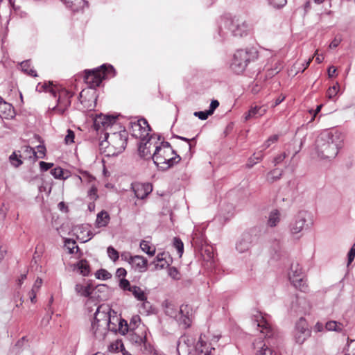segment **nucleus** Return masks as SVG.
<instances>
[{
	"label": "nucleus",
	"mask_w": 355,
	"mask_h": 355,
	"mask_svg": "<svg viewBox=\"0 0 355 355\" xmlns=\"http://www.w3.org/2000/svg\"><path fill=\"white\" fill-rule=\"evenodd\" d=\"M115 73L113 66L105 64L100 67L85 71V81L89 86V88L83 89L78 97L84 107L92 110L95 107L96 94L94 89L98 87L103 79L113 78Z\"/></svg>",
	"instance_id": "f257e3e1"
},
{
	"label": "nucleus",
	"mask_w": 355,
	"mask_h": 355,
	"mask_svg": "<svg viewBox=\"0 0 355 355\" xmlns=\"http://www.w3.org/2000/svg\"><path fill=\"white\" fill-rule=\"evenodd\" d=\"M253 325L256 326L260 333L264 336L265 338L261 337L256 339L253 343L254 349L256 350V355H277V354L270 348V338L273 336L274 331L268 320L261 314L255 315Z\"/></svg>",
	"instance_id": "f03ea898"
},
{
	"label": "nucleus",
	"mask_w": 355,
	"mask_h": 355,
	"mask_svg": "<svg viewBox=\"0 0 355 355\" xmlns=\"http://www.w3.org/2000/svg\"><path fill=\"white\" fill-rule=\"evenodd\" d=\"M343 134L338 130H326L322 131L316 141L317 147L321 154L337 155L343 148Z\"/></svg>",
	"instance_id": "7ed1b4c3"
},
{
	"label": "nucleus",
	"mask_w": 355,
	"mask_h": 355,
	"mask_svg": "<svg viewBox=\"0 0 355 355\" xmlns=\"http://www.w3.org/2000/svg\"><path fill=\"white\" fill-rule=\"evenodd\" d=\"M250 32V26L247 21L239 19L221 18L218 23V34L223 40L230 36L243 37Z\"/></svg>",
	"instance_id": "20e7f679"
},
{
	"label": "nucleus",
	"mask_w": 355,
	"mask_h": 355,
	"mask_svg": "<svg viewBox=\"0 0 355 355\" xmlns=\"http://www.w3.org/2000/svg\"><path fill=\"white\" fill-rule=\"evenodd\" d=\"M36 90L39 92H49L57 98V104L51 110L54 114L62 115L71 105V98L73 94L64 88L54 87L50 83L48 84L38 83L36 86Z\"/></svg>",
	"instance_id": "39448f33"
},
{
	"label": "nucleus",
	"mask_w": 355,
	"mask_h": 355,
	"mask_svg": "<svg viewBox=\"0 0 355 355\" xmlns=\"http://www.w3.org/2000/svg\"><path fill=\"white\" fill-rule=\"evenodd\" d=\"M258 58L259 52L254 47L237 49L232 55L230 68L234 73L241 74L251 62L257 61Z\"/></svg>",
	"instance_id": "423d86ee"
},
{
	"label": "nucleus",
	"mask_w": 355,
	"mask_h": 355,
	"mask_svg": "<svg viewBox=\"0 0 355 355\" xmlns=\"http://www.w3.org/2000/svg\"><path fill=\"white\" fill-rule=\"evenodd\" d=\"M94 122V127L96 130H104V139L101 142L100 146H103L106 144L110 135L113 137L121 139L123 137L121 132H117L116 130L118 129L119 124L117 123V116L103 114L100 113L95 116H92Z\"/></svg>",
	"instance_id": "0eeeda50"
},
{
	"label": "nucleus",
	"mask_w": 355,
	"mask_h": 355,
	"mask_svg": "<svg viewBox=\"0 0 355 355\" xmlns=\"http://www.w3.org/2000/svg\"><path fill=\"white\" fill-rule=\"evenodd\" d=\"M129 130L134 137L146 141V138L149 136L151 128L146 119L144 118L133 119L129 123Z\"/></svg>",
	"instance_id": "6e6552de"
},
{
	"label": "nucleus",
	"mask_w": 355,
	"mask_h": 355,
	"mask_svg": "<svg viewBox=\"0 0 355 355\" xmlns=\"http://www.w3.org/2000/svg\"><path fill=\"white\" fill-rule=\"evenodd\" d=\"M308 213L305 211H300L295 216L288 225V230L291 235L300 239L302 236L301 232L305 227Z\"/></svg>",
	"instance_id": "1a4fd4ad"
},
{
	"label": "nucleus",
	"mask_w": 355,
	"mask_h": 355,
	"mask_svg": "<svg viewBox=\"0 0 355 355\" xmlns=\"http://www.w3.org/2000/svg\"><path fill=\"white\" fill-rule=\"evenodd\" d=\"M160 140V135L155 134L146 137V141L140 140L138 145L139 155H152L159 144Z\"/></svg>",
	"instance_id": "9d476101"
},
{
	"label": "nucleus",
	"mask_w": 355,
	"mask_h": 355,
	"mask_svg": "<svg viewBox=\"0 0 355 355\" xmlns=\"http://www.w3.org/2000/svg\"><path fill=\"white\" fill-rule=\"evenodd\" d=\"M288 277L293 285L299 288L300 291L305 292L307 288L304 281V275L302 271V268L299 264H292L291 266Z\"/></svg>",
	"instance_id": "9b49d317"
},
{
	"label": "nucleus",
	"mask_w": 355,
	"mask_h": 355,
	"mask_svg": "<svg viewBox=\"0 0 355 355\" xmlns=\"http://www.w3.org/2000/svg\"><path fill=\"white\" fill-rule=\"evenodd\" d=\"M311 330L308 328V324L306 321L301 318L295 325L294 331V338L297 343L301 345L310 337Z\"/></svg>",
	"instance_id": "f8f14e48"
},
{
	"label": "nucleus",
	"mask_w": 355,
	"mask_h": 355,
	"mask_svg": "<svg viewBox=\"0 0 355 355\" xmlns=\"http://www.w3.org/2000/svg\"><path fill=\"white\" fill-rule=\"evenodd\" d=\"M111 311V308L107 304L98 306L94 313V321L103 323V326L105 324H114L112 322Z\"/></svg>",
	"instance_id": "ddd939ff"
},
{
	"label": "nucleus",
	"mask_w": 355,
	"mask_h": 355,
	"mask_svg": "<svg viewBox=\"0 0 355 355\" xmlns=\"http://www.w3.org/2000/svg\"><path fill=\"white\" fill-rule=\"evenodd\" d=\"M108 330L116 331L115 328V324L112 325L105 324V326H103V323L98 322L94 320L92 322L91 331H92V334L97 339H103L105 335L107 334Z\"/></svg>",
	"instance_id": "4468645a"
},
{
	"label": "nucleus",
	"mask_w": 355,
	"mask_h": 355,
	"mask_svg": "<svg viewBox=\"0 0 355 355\" xmlns=\"http://www.w3.org/2000/svg\"><path fill=\"white\" fill-rule=\"evenodd\" d=\"M150 158L153 163L162 171L168 169L181 160V157H171L168 159L166 157H150Z\"/></svg>",
	"instance_id": "2eb2a0df"
},
{
	"label": "nucleus",
	"mask_w": 355,
	"mask_h": 355,
	"mask_svg": "<svg viewBox=\"0 0 355 355\" xmlns=\"http://www.w3.org/2000/svg\"><path fill=\"white\" fill-rule=\"evenodd\" d=\"M135 196L139 199H144L153 191V186L150 183L135 182L131 184Z\"/></svg>",
	"instance_id": "dca6fc26"
},
{
	"label": "nucleus",
	"mask_w": 355,
	"mask_h": 355,
	"mask_svg": "<svg viewBox=\"0 0 355 355\" xmlns=\"http://www.w3.org/2000/svg\"><path fill=\"white\" fill-rule=\"evenodd\" d=\"M15 112L12 105L6 102L0 96V117L5 119H10L15 116Z\"/></svg>",
	"instance_id": "f3484780"
},
{
	"label": "nucleus",
	"mask_w": 355,
	"mask_h": 355,
	"mask_svg": "<svg viewBox=\"0 0 355 355\" xmlns=\"http://www.w3.org/2000/svg\"><path fill=\"white\" fill-rule=\"evenodd\" d=\"M130 266L135 270L144 272L148 269V261L142 256L135 255L133 257Z\"/></svg>",
	"instance_id": "a211bd4d"
},
{
	"label": "nucleus",
	"mask_w": 355,
	"mask_h": 355,
	"mask_svg": "<svg viewBox=\"0 0 355 355\" xmlns=\"http://www.w3.org/2000/svg\"><path fill=\"white\" fill-rule=\"evenodd\" d=\"M195 350L197 355H211L215 349L203 340L200 336L199 340L195 345Z\"/></svg>",
	"instance_id": "6ab92c4d"
},
{
	"label": "nucleus",
	"mask_w": 355,
	"mask_h": 355,
	"mask_svg": "<svg viewBox=\"0 0 355 355\" xmlns=\"http://www.w3.org/2000/svg\"><path fill=\"white\" fill-rule=\"evenodd\" d=\"M162 154L178 155L176 151L172 148L170 143L160 140L159 144L156 147L155 151L152 155H161Z\"/></svg>",
	"instance_id": "aec40b11"
},
{
	"label": "nucleus",
	"mask_w": 355,
	"mask_h": 355,
	"mask_svg": "<svg viewBox=\"0 0 355 355\" xmlns=\"http://www.w3.org/2000/svg\"><path fill=\"white\" fill-rule=\"evenodd\" d=\"M267 112V108L265 105L261 106H252L249 111L245 114L244 118L245 121H248L252 118H259L263 116Z\"/></svg>",
	"instance_id": "412c9836"
},
{
	"label": "nucleus",
	"mask_w": 355,
	"mask_h": 355,
	"mask_svg": "<svg viewBox=\"0 0 355 355\" xmlns=\"http://www.w3.org/2000/svg\"><path fill=\"white\" fill-rule=\"evenodd\" d=\"M67 7L73 12H79L88 7V2L85 0H61Z\"/></svg>",
	"instance_id": "4be33fe9"
},
{
	"label": "nucleus",
	"mask_w": 355,
	"mask_h": 355,
	"mask_svg": "<svg viewBox=\"0 0 355 355\" xmlns=\"http://www.w3.org/2000/svg\"><path fill=\"white\" fill-rule=\"evenodd\" d=\"M251 246V236L249 234H244L236 242V249L239 253L247 252Z\"/></svg>",
	"instance_id": "5701e85b"
},
{
	"label": "nucleus",
	"mask_w": 355,
	"mask_h": 355,
	"mask_svg": "<svg viewBox=\"0 0 355 355\" xmlns=\"http://www.w3.org/2000/svg\"><path fill=\"white\" fill-rule=\"evenodd\" d=\"M187 306H181L180 307L179 313L174 318L180 324H182L184 328L189 327L191 324V319L188 315V312L184 313Z\"/></svg>",
	"instance_id": "b1692460"
},
{
	"label": "nucleus",
	"mask_w": 355,
	"mask_h": 355,
	"mask_svg": "<svg viewBox=\"0 0 355 355\" xmlns=\"http://www.w3.org/2000/svg\"><path fill=\"white\" fill-rule=\"evenodd\" d=\"M73 270H76L83 276H88L90 273L89 264L85 259H81L74 265Z\"/></svg>",
	"instance_id": "393cba45"
},
{
	"label": "nucleus",
	"mask_w": 355,
	"mask_h": 355,
	"mask_svg": "<svg viewBox=\"0 0 355 355\" xmlns=\"http://www.w3.org/2000/svg\"><path fill=\"white\" fill-rule=\"evenodd\" d=\"M78 230H80V232H77V239L83 243H86L89 241L93 237L94 234L92 232H90L88 227H79Z\"/></svg>",
	"instance_id": "a878e982"
},
{
	"label": "nucleus",
	"mask_w": 355,
	"mask_h": 355,
	"mask_svg": "<svg viewBox=\"0 0 355 355\" xmlns=\"http://www.w3.org/2000/svg\"><path fill=\"white\" fill-rule=\"evenodd\" d=\"M92 286L90 284L86 286L81 284H76L75 286L76 293L81 297H87L92 293Z\"/></svg>",
	"instance_id": "bb28decb"
},
{
	"label": "nucleus",
	"mask_w": 355,
	"mask_h": 355,
	"mask_svg": "<svg viewBox=\"0 0 355 355\" xmlns=\"http://www.w3.org/2000/svg\"><path fill=\"white\" fill-rule=\"evenodd\" d=\"M50 173L53 176L55 179L58 180H67L70 176V172L67 170H64L61 167H55L52 168Z\"/></svg>",
	"instance_id": "cd10ccee"
},
{
	"label": "nucleus",
	"mask_w": 355,
	"mask_h": 355,
	"mask_svg": "<svg viewBox=\"0 0 355 355\" xmlns=\"http://www.w3.org/2000/svg\"><path fill=\"white\" fill-rule=\"evenodd\" d=\"M177 352L178 355H190L191 350L185 345V338H180L177 343Z\"/></svg>",
	"instance_id": "c85d7f7f"
},
{
	"label": "nucleus",
	"mask_w": 355,
	"mask_h": 355,
	"mask_svg": "<svg viewBox=\"0 0 355 355\" xmlns=\"http://www.w3.org/2000/svg\"><path fill=\"white\" fill-rule=\"evenodd\" d=\"M280 221V213L277 209H273L272 210L268 216V225L273 227L277 226V225Z\"/></svg>",
	"instance_id": "c756f323"
},
{
	"label": "nucleus",
	"mask_w": 355,
	"mask_h": 355,
	"mask_svg": "<svg viewBox=\"0 0 355 355\" xmlns=\"http://www.w3.org/2000/svg\"><path fill=\"white\" fill-rule=\"evenodd\" d=\"M110 220V216L107 212L101 211L97 214L96 217V225L98 227L106 226Z\"/></svg>",
	"instance_id": "7c9ffc66"
},
{
	"label": "nucleus",
	"mask_w": 355,
	"mask_h": 355,
	"mask_svg": "<svg viewBox=\"0 0 355 355\" xmlns=\"http://www.w3.org/2000/svg\"><path fill=\"white\" fill-rule=\"evenodd\" d=\"M20 67L21 70L28 75L33 77H36L37 76L36 71L31 67V64L29 60L23 61L21 63Z\"/></svg>",
	"instance_id": "2f4dec72"
},
{
	"label": "nucleus",
	"mask_w": 355,
	"mask_h": 355,
	"mask_svg": "<svg viewBox=\"0 0 355 355\" xmlns=\"http://www.w3.org/2000/svg\"><path fill=\"white\" fill-rule=\"evenodd\" d=\"M130 292L134 295V297L139 301L145 300L146 295L144 291L137 286H132Z\"/></svg>",
	"instance_id": "473e14b6"
},
{
	"label": "nucleus",
	"mask_w": 355,
	"mask_h": 355,
	"mask_svg": "<svg viewBox=\"0 0 355 355\" xmlns=\"http://www.w3.org/2000/svg\"><path fill=\"white\" fill-rule=\"evenodd\" d=\"M140 248L143 252L149 256H153L155 253V248L150 245L148 241L142 240L140 243Z\"/></svg>",
	"instance_id": "72a5a7b5"
},
{
	"label": "nucleus",
	"mask_w": 355,
	"mask_h": 355,
	"mask_svg": "<svg viewBox=\"0 0 355 355\" xmlns=\"http://www.w3.org/2000/svg\"><path fill=\"white\" fill-rule=\"evenodd\" d=\"M325 328L328 331H335L340 332L343 330V325L340 322H337L336 321L332 320V321H329L326 323Z\"/></svg>",
	"instance_id": "f704fd0d"
},
{
	"label": "nucleus",
	"mask_w": 355,
	"mask_h": 355,
	"mask_svg": "<svg viewBox=\"0 0 355 355\" xmlns=\"http://www.w3.org/2000/svg\"><path fill=\"white\" fill-rule=\"evenodd\" d=\"M179 310L180 308L175 306L173 304L168 303L166 304L165 313L171 318H174L178 314Z\"/></svg>",
	"instance_id": "c9c22d12"
},
{
	"label": "nucleus",
	"mask_w": 355,
	"mask_h": 355,
	"mask_svg": "<svg viewBox=\"0 0 355 355\" xmlns=\"http://www.w3.org/2000/svg\"><path fill=\"white\" fill-rule=\"evenodd\" d=\"M112 320H116V322H119V331L122 334H125L128 332V324L125 320H121V318H119L117 317H114Z\"/></svg>",
	"instance_id": "e433bc0d"
},
{
	"label": "nucleus",
	"mask_w": 355,
	"mask_h": 355,
	"mask_svg": "<svg viewBox=\"0 0 355 355\" xmlns=\"http://www.w3.org/2000/svg\"><path fill=\"white\" fill-rule=\"evenodd\" d=\"M173 247L177 250L179 257H181L184 252V244L181 239L178 237H175L173 242Z\"/></svg>",
	"instance_id": "4c0bfd02"
},
{
	"label": "nucleus",
	"mask_w": 355,
	"mask_h": 355,
	"mask_svg": "<svg viewBox=\"0 0 355 355\" xmlns=\"http://www.w3.org/2000/svg\"><path fill=\"white\" fill-rule=\"evenodd\" d=\"M64 246L69 250V253L70 254L74 253L75 249H76V251L78 250L76 242L74 240H71L70 239H67L64 241Z\"/></svg>",
	"instance_id": "58836bf2"
},
{
	"label": "nucleus",
	"mask_w": 355,
	"mask_h": 355,
	"mask_svg": "<svg viewBox=\"0 0 355 355\" xmlns=\"http://www.w3.org/2000/svg\"><path fill=\"white\" fill-rule=\"evenodd\" d=\"M98 189L95 185H92L87 192V198L90 201H96L98 198Z\"/></svg>",
	"instance_id": "ea45409f"
},
{
	"label": "nucleus",
	"mask_w": 355,
	"mask_h": 355,
	"mask_svg": "<svg viewBox=\"0 0 355 355\" xmlns=\"http://www.w3.org/2000/svg\"><path fill=\"white\" fill-rule=\"evenodd\" d=\"M340 85L338 83H336V85H334L332 87H330L327 92V96L329 99H332L334 97L336 96L339 91Z\"/></svg>",
	"instance_id": "a19ab883"
},
{
	"label": "nucleus",
	"mask_w": 355,
	"mask_h": 355,
	"mask_svg": "<svg viewBox=\"0 0 355 355\" xmlns=\"http://www.w3.org/2000/svg\"><path fill=\"white\" fill-rule=\"evenodd\" d=\"M111 274L105 269H100L96 272V277L97 279L106 280L111 278Z\"/></svg>",
	"instance_id": "79ce46f5"
},
{
	"label": "nucleus",
	"mask_w": 355,
	"mask_h": 355,
	"mask_svg": "<svg viewBox=\"0 0 355 355\" xmlns=\"http://www.w3.org/2000/svg\"><path fill=\"white\" fill-rule=\"evenodd\" d=\"M18 152L20 154L19 155H21V154H26V155H36L35 148H31V147L26 146V145L21 146V150H19Z\"/></svg>",
	"instance_id": "37998d69"
},
{
	"label": "nucleus",
	"mask_w": 355,
	"mask_h": 355,
	"mask_svg": "<svg viewBox=\"0 0 355 355\" xmlns=\"http://www.w3.org/2000/svg\"><path fill=\"white\" fill-rule=\"evenodd\" d=\"M109 258L113 261H116L119 259V252L112 246H109L107 249Z\"/></svg>",
	"instance_id": "c03bdc74"
},
{
	"label": "nucleus",
	"mask_w": 355,
	"mask_h": 355,
	"mask_svg": "<svg viewBox=\"0 0 355 355\" xmlns=\"http://www.w3.org/2000/svg\"><path fill=\"white\" fill-rule=\"evenodd\" d=\"M130 340L132 343L141 345L142 343L144 342L145 338L141 336H139L134 333H130L129 334Z\"/></svg>",
	"instance_id": "a18cd8bd"
},
{
	"label": "nucleus",
	"mask_w": 355,
	"mask_h": 355,
	"mask_svg": "<svg viewBox=\"0 0 355 355\" xmlns=\"http://www.w3.org/2000/svg\"><path fill=\"white\" fill-rule=\"evenodd\" d=\"M270 6L275 8H280L284 7L287 2V0H268Z\"/></svg>",
	"instance_id": "49530a36"
},
{
	"label": "nucleus",
	"mask_w": 355,
	"mask_h": 355,
	"mask_svg": "<svg viewBox=\"0 0 355 355\" xmlns=\"http://www.w3.org/2000/svg\"><path fill=\"white\" fill-rule=\"evenodd\" d=\"M119 287L123 291H130L131 288H132V286L130 285V283L128 279L121 278L119 281Z\"/></svg>",
	"instance_id": "de8ad7c7"
},
{
	"label": "nucleus",
	"mask_w": 355,
	"mask_h": 355,
	"mask_svg": "<svg viewBox=\"0 0 355 355\" xmlns=\"http://www.w3.org/2000/svg\"><path fill=\"white\" fill-rule=\"evenodd\" d=\"M279 135H273L270 136L264 143L265 148H268L271 146L272 144L276 143L279 139Z\"/></svg>",
	"instance_id": "09e8293b"
},
{
	"label": "nucleus",
	"mask_w": 355,
	"mask_h": 355,
	"mask_svg": "<svg viewBox=\"0 0 355 355\" xmlns=\"http://www.w3.org/2000/svg\"><path fill=\"white\" fill-rule=\"evenodd\" d=\"M74 139H75L74 132L70 129L67 130V134L64 137V141H65L66 144H71L72 143H74Z\"/></svg>",
	"instance_id": "8fccbe9b"
},
{
	"label": "nucleus",
	"mask_w": 355,
	"mask_h": 355,
	"mask_svg": "<svg viewBox=\"0 0 355 355\" xmlns=\"http://www.w3.org/2000/svg\"><path fill=\"white\" fill-rule=\"evenodd\" d=\"M180 338H185V345L188 346L191 351H193V348H195L193 338L188 335L182 336Z\"/></svg>",
	"instance_id": "3c124183"
},
{
	"label": "nucleus",
	"mask_w": 355,
	"mask_h": 355,
	"mask_svg": "<svg viewBox=\"0 0 355 355\" xmlns=\"http://www.w3.org/2000/svg\"><path fill=\"white\" fill-rule=\"evenodd\" d=\"M193 114L200 120H206L211 115L207 110L195 112Z\"/></svg>",
	"instance_id": "603ef678"
},
{
	"label": "nucleus",
	"mask_w": 355,
	"mask_h": 355,
	"mask_svg": "<svg viewBox=\"0 0 355 355\" xmlns=\"http://www.w3.org/2000/svg\"><path fill=\"white\" fill-rule=\"evenodd\" d=\"M39 165L41 171H47L49 169H51L53 167V164L42 161L40 162Z\"/></svg>",
	"instance_id": "864d4df0"
},
{
	"label": "nucleus",
	"mask_w": 355,
	"mask_h": 355,
	"mask_svg": "<svg viewBox=\"0 0 355 355\" xmlns=\"http://www.w3.org/2000/svg\"><path fill=\"white\" fill-rule=\"evenodd\" d=\"M355 257V243L352 246L347 254L348 264L351 263Z\"/></svg>",
	"instance_id": "5fc2aeb1"
},
{
	"label": "nucleus",
	"mask_w": 355,
	"mask_h": 355,
	"mask_svg": "<svg viewBox=\"0 0 355 355\" xmlns=\"http://www.w3.org/2000/svg\"><path fill=\"white\" fill-rule=\"evenodd\" d=\"M20 157H9L10 164L15 167H18L22 164Z\"/></svg>",
	"instance_id": "6e6d98bb"
},
{
	"label": "nucleus",
	"mask_w": 355,
	"mask_h": 355,
	"mask_svg": "<svg viewBox=\"0 0 355 355\" xmlns=\"http://www.w3.org/2000/svg\"><path fill=\"white\" fill-rule=\"evenodd\" d=\"M218 106L219 102L217 100H212L209 105V109L207 111L211 115Z\"/></svg>",
	"instance_id": "4d7b16f0"
},
{
	"label": "nucleus",
	"mask_w": 355,
	"mask_h": 355,
	"mask_svg": "<svg viewBox=\"0 0 355 355\" xmlns=\"http://www.w3.org/2000/svg\"><path fill=\"white\" fill-rule=\"evenodd\" d=\"M121 257L122 260L127 261L130 265L134 256H132L128 252H124L121 254Z\"/></svg>",
	"instance_id": "13d9d810"
},
{
	"label": "nucleus",
	"mask_w": 355,
	"mask_h": 355,
	"mask_svg": "<svg viewBox=\"0 0 355 355\" xmlns=\"http://www.w3.org/2000/svg\"><path fill=\"white\" fill-rule=\"evenodd\" d=\"M348 354L355 355V340H351L347 346Z\"/></svg>",
	"instance_id": "bf43d9fd"
},
{
	"label": "nucleus",
	"mask_w": 355,
	"mask_h": 355,
	"mask_svg": "<svg viewBox=\"0 0 355 355\" xmlns=\"http://www.w3.org/2000/svg\"><path fill=\"white\" fill-rule=\"evenodd\" d=\"M342 38L340 37H336L330 43L329 48H336L341 42Z\"/></svg>",
	"instance_id": "052dcab7"
},
{
	"label": "nucleus",
	"mask_w": 355,
	"mask_h": 355,
	"mask_svg": "<svg viewBox=\"0 0 355 355\" xmlns=\"http://www.w3.org/2000/svg\"><path fill=\"white\" fill-rule=\"evenodd\" d=\"M282 175V171H279L277 168L275 169L273 171L270 173L269 175L268 178H270L272 180H276L279 178V176Z\"/></svg>",
	"instance_id": "680f3d73"
},
{
	"label": "nucleus",
	"mask_w": 355,
	"mask_h": 355,
	"mask_svg": "<svg viewBox=\"0 0 355 355\" xmlns=\"http://www.w3.org/2000/svg\"><path fill=\"white\" fill-rule=\"evenodd\" d=\"M127 275V271L123 268H119L116 270V276L119 278H124Z\"/></svg>",
	"instance_id": "e2e57ef3"
},
{
	"label": "nucleus",
	"mask_w": 355,
	"mask_h": 355,
	"mask_svg": "<svg viewBox=\"0 0 355 355\" xmlns=\"http://www.w3.org/2000/svg\"><path fill=\"white\" fill-rule=\"evenodd\" d=\"M37 292H38V291L35 290L33 288H32L31 291L29 292L28 295H29L30 300L32 303L35 302V299H36V295H37Z\"/></svg>",
	"instance_id": "0e129e2a"
},
{
	"label": "nucleus",
	"mask_w": 355,
	"mask_h": 355,
	"mask_svg": "<svg viewBox=\"0 0 355 355\" xmlns=\"http://www.w3.org/2000/svg\"><path fill=\"white\" fill-rule=\"evenodd\" d=\"M42 279L40 277H37V279L35 280L32 288L39 291L40 287L42 286Z\"/></svg>",
	"instance_id": "69168bd1"
},
{
	"label": "nucleus",
	"mask_w": 355,
	"mask_h": 355,
	"mask_svg": "<svg viewBox=\"0 0 355 355\" xmlns=\"http://www.w3.org/2000/svg\"><path fill=\"white\" fill-rule=\"evenodd\" d=\"M261 157H253V160L251 158L250 160L249 161V162L247 164V166L248 168H250V167L253 166V165L254 164L261 161Z\"/></svg>",
	"instance_id": "338daca9"
},
{
	"label": "nucleus",
	"mask_w": 355,
	"mask_h": 355,
	"mask_svg": "<svg viewBox=\"0 0 355 355\" xmlns=\"http://www.w3.org/2000/svg\"><path fill=\"white\" fill-rule=\"evenodd\" d=\"M142 302L141 306L146 310V312H148L149 309L151 308L150 303L147 300V296L146 297L145 300H141Z\"/></svg>",
	"instance_id": "774afa93"
}]
</instances>
